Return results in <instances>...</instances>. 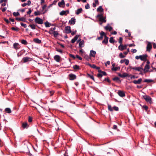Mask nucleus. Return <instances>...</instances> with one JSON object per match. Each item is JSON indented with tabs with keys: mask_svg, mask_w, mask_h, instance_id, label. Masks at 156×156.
Masks as SVG:
<instances>
[{
	"mask_svg": "<svg viewBox=\"0 0 156 156\" xmlns=\"http://www.w3.org/2000/svg\"><path fill=\"white\" fill-rule=\"evenodd\" d=\"M145 100L147 102L151 104L152 103V99L149 96L145 95L143 96Z\"/></svg>",
	"mask_w": 156,
	"mask_h": 156,
	"instance_id": "1",
	"label": "nucleus"
},
{
	"mask_svg": "<svg viewBox=\"0 0 156 156\" xmlns=\"http://www.w3.org/2000/svg\"><path fill=\"white\" fill-rule=\"evenodd\" d=\"M97 17L99 18V21L101 22L104 23H105L106 22L105 18L101 14H99L97 15Z\"/></svg>",
	"mask_w": 156,
	"mask_h": 156,
	"instance_id": "2",
	"label": "nucleus"
},
{
	"mask_svg": "<svg viewBox=\"0 0 156 156\" xmlns=\"http://www.w3.org/2000/svg\"><path fill=\"white\" fill-rule=\"evenodd\" d=\"M34 21L35 23L38 24H41L43 23V20L39 17H36Z\"/></svg>",
	"mask_w": 156,
	"mask_h": 156,
	"instance_id": "3",
	"label": "nucleus"
},
{
	"mask_svg": "<svg viewBox=\"0 0 156 156\" xmlns=\"http://www.w3.org/2000/svg\"><path fill=\"white\" fill-rule=\"evenodd\" d=\"M32 60V59L29 57H24L22 59V60L23 61V62L25 63L27 62L31 61Z\"/></svg>",
	"mask_w": 156,
	"mask_h": 156,
	"instance_id": "4",
	"label": "nucleus"
},
{
	"mask_svg": "<svg viewBox=\"0 0 156 156\" xmlns=\"http://www.w3.org/2000/svg\"><path fill=\"white\" fill-rule=\"evenodd\" d=\"M69 76V80H73L76 78V75L72 73L70 74Z\"/></svg>",
	"mask_w": 156,
	"mask_h": 156,
	"instance_id": "5",
	"label": "nucleus"
},
{
	"mask_svg": "<svg viewBox=\"0 0 156 156\" xmlns=\"http://www.w3.org/2000/svg\"><path fill=\"white\" fill-rule=\"evenodd\" d=\"M118 94L119 96L121 97H123L125 96L124 92L122 91L119 90L118 91Z\"/></svg>",
	"mask_w": 156,
	"mask_h": 156,
	"instance_id": "6",
	"label": "nucleus"
},
{
	"mask_svg": "<svg viewBox=\"0 0 156 156\" xmlns=\"http://www.w3.org/2000/svg\"><path fill=\"white\" fill-rule=\"evenodd\" d=\"M131 68L132 69L135 70L139 72H141L142 70L143 69V68L142 67H131Z\"/></svg>",
	"mask_w": 156,
	"mask_h": 156,
	"instance_id": "7",
	"label": "nucleus"
},
{
	"mask_svg": "<svg viewBox=\"0 0 156 156\" xmlns=\"http://www.w3.org/2000/svg\"><path fill=\"white\" fill-rule=\"evenodd\" d=\"M152 48V45L150 42H148L147 46V50L148 51H150Z\"/></svg>",
	"mask_w": 156,
	"mask_h": 156,
	"instance_id": "8",
	"label": "nucleus"
},
{
	"mask_svg": "<svg viewBox=\"0 0 156 156\" xmlns=\"http://www.w3.org/2000/svg\"><path fill=\"white\" fill-rule=\"evenodd\" d=\"M96 54V52L94 50H91L90 51V56L92 57H94Z\"/></svg>",
	"mask_w": 156,
	"mask_h": 156,
	"instance_id": "9",
	"label": "nucleus"
},
{
	"mask_svg": "<svg viewBox=\"0 0 156 156\" xmlns=\"http://www.w3.org/2000/svg\"><path fill=\"white\" fill-rule=\"evenodd\" d=\"M118 74L119 76L122 78L128 76V74L125 73H123L122 74H121L120 73H119Z\"/></svg>",
	"mask_w": 156,
	"mask_h": 156,
	"instance_id": "10",
	"label": "nucleus"
},
{
	"mask_svg": "<svg viewBox=\"0 0 156 156\" xmlns=\"http://www.w3.org/2000/svg\"><path fill=\"white\" fill-rule=\"evenodd\" d=\"M147 56V55H140V59L142 61H145L146 59Z\"/></svg>",
	"mask_w": 156,
	"mask_h": 156,
	"instance_id": "11",
	"label": "nucleus"
},
{
	"mask_svg": "<svg viewBox=\"0 0 156 156\" xmlns=\"http://www.w3.org/2000/svg\"><path fill=\"white\" fill-rule=\"evenodd\" d=\"M100 34L101 35V36L98 37V40H101L102 39L103 36L105 37V33L103 31H101L100 33Z\"/></svg>",
	"mask_w": 156,
	"mask_h": 156,
	"instance_id": "12",
	"label": "nucleus"
},
{
	"mask_svg": "<svg viewBox=\"0 0 156 156\" xmlns=\"http://www.w3.org/2000/svg\"><path fill=\"white\" fill-rule=\"evenodd\" d=\"M65 30L66 33L67 34L71 33V32L70 27L69 26L66 27L65 28Z\"/></svg>",
	"mask_w": 156,
	"mask_h": 156,
	"instance_id": "13",
	"label": "nucleus"
},
{
	"mask_svg": "<svg viewBox=\"0 0 156 156\" xmlns=\"http://www.w3.org/2000/svg\"><path fill=\"white\" fill-rule=\"evenodd\" d=\"M60 57L58 55H56L54 57V59L57 62H60Z\"/></svg>",
	"mask_w": 156,
	"mask_h": 156,
	"instance_id": "14",
	"label": "nucleus"
},
{
	"mask_svg": "<svg viewBox=\"0 0 156 156\" xmlns=\"http://www.w3.org/2000/svg\"><path fill=\"white\" fill-rule=\"evenodd\" d=\"M150 68V67L149 65L147 64L145 66L144 69V73H146L148 72L149 69Z\"/></svg>",
	"mask_w": 156,
	"mask_h": 156,
	"instance_id": "15",
	"label": "nucleus"
},
{
	"mask_svg": "<svg viewBox=\"0 0 156 156\" xmlns=\"http://www.w3.org/2000/svg\"><path fill=\"white\" fill-rule=\"evenodd\" d=\"M75 22L76 20L74 18H72L69 21V23L72 25H74Z\"/></svg>",
	"mask_w": 156,
	"mask_h": 156,
	"instance_id": "16",
	"label": "nucleus"
},
{
	"mask_svg": "<svg viewBox=\"0 0 156 156\" xmlns=\"http://www.w3.org/2000/svg\"><path fill=\"white\" fill-rule=\"evenodd\" d=\"M16 19L18 21H23V22H25L26 21V19L24 17H22L21 18L17 17L16 18Z\"/></svg>",
	"mask_w": 156,
	"mask_h": 156,
	"instance_id": "17",
	"label": "nucleus"
},
{
	"mask_svg": "<svg viewBox=\"0 0 156 156\" xmlns=\"http://www.w3.org/2000/svg\"><path fill=\"white\" fill-rule=\"evenodd\" d=\"M108 37H107L105 35V38L104 40L102 42V43L107 44L108 42Z\"/></svg>",
	"mask_w": 156,
	"mask_h": 156,
	"instance_id": "18",
	"label": "nucleus"
},
{
	"mask_svg": "<svg viewBox=\"0 0 156 156\" xmlns=\"http://www.w3.org/2000/svg\"><path fill=\"white\" fill-rule=\"evenodd\" d=\"M79 35H76L71 40V42L72 43H74L78 39L79 37Z\"/></svg>",
	"mask_w": 156,
	"mask_h": 156,
	"instance_id": "19",
	"label": "nucleus"
},
{
	"mask_svg": "<svg viewBox=\"0 0 156 156\" xmlns=\"http://www.w3.org/2000/svg\"><path fill=\"white\" fill-rule=\"evenodd\" d=\"M142 80L141 78L139 79L138 80H134L133 81V83L135 84H140Z\"/></svg>",
	"mask_w": 156,
	"mask_h": 156,
	"instance_id": "20",
	"label": "nucleus"
},
{
	"mask_svg": "<svg viewBox=\"0 0 156 156\" xmlns=\"http://www.w3.org/2000/svg\"><path fill=\"white\" fill-rule=\"evenodd\" d=\"M105 29L106 30H108L110 31L112 29V27L108 25L105 27Z\"/></svg>",
	"mask_w": 156,
	"mask_h": 156,
	"instance_id": "21",
	"label": "nucleus"
},
{
	"mask_svg": "<svg viewBox=\"0 0 156 156\" xmlns=\"http://www.w3.org/2000/svg\"><path fill=\"white\" fill-rule=\"evenodd\" d=\"M118 49L121 51L126 49L125 48V47L122 44H120L119 46L118 47Z\"/></svg>",
	"mask_w": 156,
	"mask_h": 156,
	"instance_id": "22",
	"label": "nucleus"
},
{
	"mask_svg": "<svg viewBox=\"0 0 156 156\" xmlns=\"http://www.w3.org/2000/svg\"><path fill=\"white\" fill-rule=\"evenodd\" d=\"M84 41L83 40L80 41L79 43V47L80 48H82L84 46Z\"/></svg>",
	"mask_w": 156,
	"mask_h": 156,
	"instance_id": "23",
	"label": "nucleus"
},
{
	"mask_svg": "<svg viewBox=\"0 0 156 156\" xmlns=\"http://www.w3.org/2000/svg\"><path fill=\"white\" fill-rule=\"evenodd\" d=\"M34 41L37 44H41V41L38 38H35L34 39Z\"/></svg>",
	"mask_w": 156,
	"mask_h": 156,
	"instance_id": "24",
	"label": "nucleus"
},
{
	"mask_svg": "<svg viewBox=\"0 0 156 156\" xmlns=\"http://www.w3.org/2000/svg\"><path fill=\"white\" fill-rule=\"evenodd\" d=\"M65 4V2L64 0H62L61 2L58 3V5L60 7H61L62 5H64Z\"/></svg>",
	"mask_w": 156,
	"mask_h": 156,
	"instance_id": "25",
	"label": "nucleus"
},
{
	"mask_svg": "<svg viewBox=\"0 0 156 156\" xmlns=\"http://www.w3.org/2000/svg\"><path fill=\"white\" fill-rule=\"evenodd\" d=\"M14 48L16 49H17L19 48V44L18 43H15L13 44Z\"/></svg>",
	"mask_w": 156,
	"mask_h": 156,
	"instance_id": "26",
	"label": "nucleus"
},
{
	"mask_svg": "<svg viewBox=\"0 0 156 156\" xmlns=\"http://www.w3.org/2000/svg\"><path fill=\"white\" fill-rule=\"evenodd\" d=\"M5 112L8 113H10L12 111L9 108H6L5 109Z\"/></svg>",
	"mask_w": 156,
	"mask_h": 156,
	"instance_id": "27",
	"label": "nucleus"
},
{
	"mask_svg": "<svg viewBox=\"0 0 156 156\" xmlns=\"http://www.w3.org/2000/svg\"><path fill=\"white\" fill-rule=\"evenodd\" d=\"M82 9L81 8L78 9L76 11V14L78 15L80 14L82 11Z\"/></svg>",
	"mask_w": 156,
	"mask_h": 156,
	"instance_id": "28",
	"label": "nucleus"
},
{
	"mask_svg": "<svg viewBox=\"0 0 156 156\" xmlns=\"http://www.w3.org/2000/svg\"><path fill=\"white\" fill-rule=\"evenodd\" d=\"M97 11L103 12L104 10H103V9L102 8V6H100L98 8H97Z\"/></svg>",
	"mask_w": 156,
	"mask_h": 156,
	"instance_id": "29",
	"label": "nucleus"
},
{
	"mask_svg": "<svg viewBox=\"0 0 156 156\" xmlns=\"http://www.w3.org/2000/svg\"><path fill=\"white\" fill-rule=\"evenodd\" d=\"M86 64L88 65L89 66H90L91 67L94 68V69H95V68H96V66L94 64L91 65L88 63H86Z\"/></svg>",
	"mask_w": 156,
	"mask_h": 156,
	"instance_id": "30",
	"label": "nucleus"
},
{
	"mask_svg": "<svg viewBox=\"0 0 156 156\" xmlns=\"http://www.w3.org/2000/svg\"><path fill=\"white\" fill-rule=\"evenodd\" d=\"M120 69V67H116L114 68H112L111 69L112 70L116 71L117 70L119 69Z\"/></svg>",
	"mask_w": 156,
	"mask_h": 156,
	"instance_id": "31",
	"label": "nucleus"
},
{
	"mask_svg": "<svg viewBox=\"0 0 156 156\" xmlns=\"http://www.w3.org/2000/svg\"><path fill=\"white\" fill-rule=\"evenodd\" d=\"M34 14L35 16H38L42 14V13L39 11H35L34 12Z\"/></svg>",
	"mask_w": 156,
	"mask_h": 156,
	"instance_id": "32",
	"label": "nucleus"
},
{
	"mask_svg": "<svg viewBox=\"0 0 156 156\" xmlns=\"http://www.w3.org/2000/svg\"><path fill=\"white\" fill-rule=\"evenodd\" d=\"M53 35L54 37H56L58 35V31H54Z\"/></svg>",
	"mask_w": 156,
	"mask_h": 156,
	"instance_id": "33",
	"label": "nucleus"
},
{
	"mask_svg": "<svg viewBox=\"0 0 156 156\" xmlns=\"http://www.w3.org/2000/svg\"><path fill=\"white\" fill-rule=\"evenodd\" d=\"M109 41L110 43H112V44L114 43L115 42V41L113 37H111L110 38Z\"/></svg>",
	"mask_w": 156,
	"mask_h": 156,
	"instance_id": "34",
	"label": "nucleus"
},
{
	"mask_svg": "<svg viewBox=\"0 0 156 156\" xmlns=\"http://www.w3.org/2000/svg\"><path fill=\"white\" fill-rule=\"evenodd\" d=\"M66 11H62L60 13V15L61 16H63V15H66Z\"/></svg>",
	"mask_w": 156,
	"mask_h": 156,
	"instance_id": "35",
	"label": "nucleus"
},
{
	"mask_svg": "<svg viewBox=\"0 0 156 156\" xmlns=\"http://www.w3.org/2000/svg\"><path fill=\"white\" fill-rule=\"evenodd\" d=\"M44 24L45 27H50V25H51V23H50L49 22L47 21L44 23Z\"/></svg>",
	"mask_w": 156,
	"mask_h": 156,
	"instance_id": "36",
	"label": "nucleus"
},
{
	"mask_svg": "<svg viewBox=\"0 0 156 156\" xmlns=\"http://www.w3.org/2000/svg\"><path fill=\"white\" fill-rule=\"evenodd\" d=\"M28 124L27 122H24L22 124V126L24 128H27V127Z\"/></svg>",
	"mask_w": 156,
	"mask_h": 156,
	"instance_id": "37",
	"label": "nucleus"
},
{
	"mask_svg": "<svg viewBox=\"0 0 156 156\" xmlns=\"http://www.w3.org/2000/svg\"><path fill=\"white\" fill-rule=\"evenodd\" d=\"M29 26L32 29L34 30L36 29L35 26L34 24H30Z\"/></svg>",
	"mask_w": 156,
	"mask_h": 156,
	"instance_id": "38",
	"label": "nucleus"
},
{
	"mask_svg": "<svg viewBox=\"0 0 156 156\" xmlns=\"http://www.w3.org/2000/svg\"><path fill=\"white\" fill-rule=\"evenodd\" d=\"M21 43L23 44H24V45H26L27 44V41L26 40H23V39L22 40Z\"/></svg>",
	"mask_w": 156,
	"mask_h": 156,
	"instance_id": "39",
	"label": "nucleus"
},
{
	"mask_svg": "<svg viewBox=\"0 0 156 156\" xmlns=\"http://www.w3.org/2000/svg\"><path fill=\"white\" fill-rule=\"evenodd\" d=\"M73 68L74 69H79L80 68H79V66H78L76 65L73 66Z\"/></svg>",
	"mask_w": 156,
	"mask_h": 156,
	"instance_id": "40",
	"label": "nucleus"
},
{
	"mask_svg": "<svg viewBox=\"0 0 156 156\" xmlns=\"http://www.w3.org/2000/svg\"><path fill=\"white\" fill-rule=\"evenodd\" d=\"M98 72L100 73H101L103 75L105 76L106 75V73L104 71H102L101 70H98Z\"/></svg>",
	"mask_w": 156,
	"mask_h": 156,
	"instance_id": "41",
	"label": "nucleus"
},
{
	"mask_svg": "<svg viewBox=\"0 0 156 156\" xmlns=\"http://www.w3.org/2000/svg\"><path fill=\"white\" fill-rule=\"evenodd\" d=\"M87 75L88 77H90V78L92 79L94 81V78L93 76L89 74H88Z\"/></svg>",
	"mask_w": 156,
	"mask_h": 156,
	"instance_id": "42",
	"label": "nucleus"
},
{
	"mask_svg": "<svg viewBox=\"0 0 156 156\" xmlns=\"http://www.w3.org/2000/svg\"><path fill=\"white\" fill-rule=\"evenodd\" d=\"M108 109L110 111H113L112 108V107L111 105H108Z\"/></svg>",
	"mask_w": 156,
	"mask_h": 156,
	"instance_id": "43",
	"label": "nucleus"
},
{
	"mask_svg": "<svg viewBox=\"0 0 156 156\" xmlns=\"http://www.w3.org/2000/svg\"><path fill=\"white\" fill-rule=\"evenodd\" d=\"M13 15L15 16H19L20 15V13L19 12H14L13 13Z\"/></svg>",
	"mask_w": 156,
	"mask_h": 156,
	"instance_id": "44",
	"label": "nucleus"
},
{
	"mask_svg": "<svg viewBox=\"0 0 156 156\" xmlns=\"http://www.w3.org/2000/svg\"><path fill=\"white\" fill-rule=\"evenodd\" d=\"M152 81H153V80H150V79H145L144 81V82H147V83L151 82Z\"/></svg>",
	"mask_w": 156,
	"mask_h": 156,
	"instance_id": "45",
	"label": "nucleus"
},
{
	"mask_svg": "<svg viewBox=\"0 0 156 156\" xmlns=\"http://www.w3.org/2000/svg\"><path fill=\"white\" fill-rule=\"evenodd\" d=\"M119 56L121 58H123L125 57L126 56L124 55L122 53H120L119 55Z\"/></svg>",
	"mask_w": 156,
	"mask_h": 156,
	"instance_id": "46",
	"label": "nucleus"
},
{
	"mask_svg": "<svg viewBox=\"0 0 156 156\" xmlns=\"http://www.w3.org/2000/svg\"><path fill=\"white\" fill-rule=\"evenodd\" d=\"M113 80H114V81H116L117 82L119 80V77H116L114 78L113 79Z\"/></svg>",
	"mask_w": 156,
	"mask_h": 156,
	"instance_id": "47",
	"label": "nucleus"
},
{
	"mask_svg": "<svg viewBox=\"0 0 156 156\" xmlns=\"http://www.w3.org/2000/svg\"><path fill=\"white\" fill-rule=\"evenodd\" d=\"M123 39L122 37H120L119 38V42L120 44H122V41Z\"/></svg>",
	"mask_w": 156,
	"mask_h": 156,
	"instance_id": "48",
	"label": "nucleus"
},
{
	"mask_svg": "<svg viewBox=\"0 0 156 156\" xmlns=\"http://www.w3.org/2000/svg\"><path fill=\"white\" fill-rule=\"evenodd\" d=\"M142 108H144L145 110L147 111L148 109V107L146 105H144L142 106Z\"/></svg>",
	"mask_w": 156,
	"mask_h": 156,
	"instance_id": "49",
	"label": "nucleus"
},
{
	"mask_svg": "<svg viewBox=\"0 0 156 156\" xmlns=\"http://www.w3.org/2000/svg\"><path fill=\"white\" fill-rule=\"evenodd\" d=\"M125 63L126 65H128L129 63V60L127 59H125Z\"/></svg>",
	"mask_w": 156,
	"mask_h": 156,
	"instance_id": "50",
	"label": "nucleus"
},
{
	"mask_svg": "<svg viewBox=\"0 0 156 156\" xmlns=\"http://www.w3.org/2000/svg\"><path fill=\"white\" fill-rule=\"evenodd\" d=\"M20 24L24 28H26L27 27V25L26 24L23 23H21Z\"/></svg>",
	"mask_w": 156,
	"mask_h": 156,
	"instance_id": "51",
	"label": "nucleus"
},
{
	"mask_svg": "<svg viewBox=\"0 0 156 156\" xmlns=\"http://www.w3.org/2000/svg\"><path fill=\"white\" fill-rule=\"evenodd\" d=\"M103 76V75L101 74V73H98L97 75V76L98 78H101Z\"/></svg>",
	"mask_w": 156,
	"mask_h": 156,
	"instance_id": "52",
	"label": "nucleus"
},
{
	"mask_svg": "<svg viewBox=\"0 0 156 156\" xmlns=\"http://www.w3.org/2000/svg\"><path fill=\"white\" fill-rule=\"evenodd\" d=\"M56 50L58 52H59L61 53H62V50H61V49H58V48H56Z\"/></svg>",
	"mask_w": 156,
	"mask_h": 156,
	"instance_id": "53",
	"label": "nucleus"
},
{
	"mask_svg": "<svg viewBox=\"0 0 156 156\" xmlns=\"http://www.w3.org/2000/svg\"><path fill=\"white\" fill-rule=\"evenodd\" d=\"M113 108L116 111H118L119 110V108L115 106L113 107Z\"/></svg>",
	"mask_w": 156,
	"mask_h": 156,
	"instance_id": "54",
	"label": "nucleus"
},
{
	"mask_svg": "<svg viewBox=\"0 0 156 156\" xmlns=\"http://www.w3.org/2000/svg\"><path fill=\"white\" fill-rule=\"evenodd\" d=\"M85 8L86 9H88L90 8V5L88 4H87L85 6Z\"/></svg>",
	"mask_w": 156,
	"mask_h": 156,
	"instance_id": "55",
	"label": "nucleus"
},
{
	"mask_svg": "<svg viewBox=\"0 0 156 156\" xmlns=\"http://www.w3.org/2000/svg\"><path fill=\"white\" fill-rule=\"evenodd\" d=\"M76 57L80 60H82V58L81 57L79 56L78 55H76Z\"/></svg>",
	"mask_w": 156,
	"mask_h": 156,
	"instance_id": "56",
	"label": "nucleus"
},
{
	"mask_svg": "<svg viewBox=\"0 0 156 156\" xmlns=\"http://www.w3.org/2000/svg\"><path fill=\"white\" fill-rule=\"evenodd\" d=\"M31 12V9L30 8L29 9V11L27 12V14H30Z\"/></svg>",
	"mask_w": 156,
	"mask_h": 156,
	"instance_id": "57",
	"label": "nucleus"
},
{
	"mask_svg": "<svg viewBox=\"0 0 156 156\" xmlns=\"http://www.w3.org/2000/svg\"><path fill=\"white\" fill-rule=\"evenodd\" d=\"M11 29L13 30H15V31H18V28H16L14 27H12L11 28Z\"/></svg>",
	"mask_w": 156,
	"mask_h": 156,
	"instance_id": "58",
	"label": "nucleus"
},
{
	"mask_svg": "<svg viewBox=\"0 0 156 156\" xmlns=\"http://www.w3.org/2000/svg\"><path fill=\"white\" fill-rule=\"evenodd\" d=\"M4 20L8 24L10 23V22L9 21V20L7 19L6 18H4Z\"/></svg>",
	"mask_w": 156,
	"mask_h": 156,
	"instance_id": "59",
	"label": "nucleus"
},
{
	"mask_svg": "<svg viewBox=\"0 0 156 156\" xmlns=\"http://www.w3.org/2000/svg\"><path fill=\"white\" fill-rule=\"evenodd\" d=\"M85 58L88 61H89L90 59V57L88 55L86 56Z\"/></svg>",
	"mask_w": 156,
	"mask_h": 156,
	"instance_id": "60",
	"label": "nucleus"
},
{
	"mask_svg": "<svg viewBox=\"0 0 156 156\" xmlns=\"http://www.w3.org/2000/svg\"><path fill=\"white\" fill-rule=\"evenodd\" d=\"M69 56L73 58L74 59H75L76 58V57L73 55L72 54H70L69 55Z\"/></svg>",
	"mask_w": 156,
	"mask_h": 156,
	"instance_id": "61",
	"label": "nucleus"
},
{
	"mask_svg": "<svg viewBox=\"0 0 156 156\" xmlns=\"http://www.w3.org/2000/svg\"><path fill=\"white\" fill-rule=\"evenodd\" d=\"M105 81H107L108 83H110L111 82L110 80L108 79V78H105L104 79Z\"/></svg>",
	"mask_w": 156,
	"mask_h": 156,
	"instance_id": "62",
	"label": "nucleus"
},
{
	"mask_svg": "<svg viewBox=\"0 0 156 156\" xmlns=\"http://www.w3.org/2000/svg\"><path fill=\"white\" fill-rule=\"evenodd\" d=\"M56 29V27H51L50 28V30H51V31H55V30Z\"/></svg>",
	"mask_w": 156,
	"mask_h": 156,
	"instance_id": "63",
	"label": "nucleus"
},
{
	"mask_svg": "<svg viewBox=\"0 0 156 156\" xmlns=\"http://www.w3.org/2000/svg\"><path fill=\"white\" fill-rule=\"evenodd\" d=\"M54 31H51V30H50V31L48 32L49 34L51 35L53 34Z\"/></svg>",
	"mask_w": 156,
	"mask_h": 156,
	"instance_id": "64",
	"label": "nucleus"
}]
</instances>
